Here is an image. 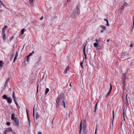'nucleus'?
Here are the masks:
<instances>
[{
  "mask_svg": "<svg viewBox=\"0 0 134 134\" xmlns=\"http://www.w3.org/2000/svg\"><path fill=\"white\" fill-rule=\"evenodd\" d=\"M15 115L14 113H13L12 114L11 119L12 120H13L16 118H17V117H15Z\"/></svg>",
  "mask_w": 134,
  "mask_h": 134,
  "instance_id": "nucleus-10",
  "label": "nucleus"
},
{
  "mask_svg": "<svg viewBox=\"0 0 134 134\" xmlns=\"http://www.w3.org/2000/svg\"><path fill=\"white\" fill-rule=\"evenodd\" d=\"M33 0H30L29 2L30 4H33Z\"/></svg>",
  "mask_w": 134,
  "mask_h": 134,
  "instance_id": "nucleus-32",
  "label": "nucleus"
},
{
  "mask_svg": "<svg viewBox=\"0 0 134 134\" xmlns=\"http://www.w3.org/2000/svg\"><path fill=\"white\" fill-rule=\"evenodd\" d=\"M29 57H28V56H27V61L28 62L29 60Z\"/></svg>",
  "mask_w": 134,
  "mask_h": 134,
  "instance_id": "nucleus-40",
  "label": "nucleus"
},
{
  "mask_svg": "<svg viewBox=\"0 0 134 134\" xmlns=\"http://www.w3.org/2000/svg\"><path fill=\"white\" fill-rule=\"evenodd\" d=\"M8 28V26L7 25H5L4 27L3 28L2 30V33H5V30H6Z\"/></svg>",
  "mask_w": 134,
  "mask_h": 134,
  "instance_id": "nucleus-9",
  "label": "nucleus"
},
{
  "mask_svg": "<svg viewBox=\"0 0 134 134\" xmlns=\"http://www.w3.org/2000/svg\"><path fill=\"white\" fill-rule=\"evenodd\" d=\"M86 44L85 45V46L84 47L83 49V53H86L85 52V47H86Z\"/></svg>",
  "mask_w": 134,
  "mask_h": 134,
  "instance_id": "nucleus-34",
  "label": "nucleus"
},
{
  "mask_svg": "<svg viewBox=\"0 0 134 134\" xmlns=\"http://www.w3.org/2000/svg\"><path fill=\"white\" fill-rule=\"evenodd\" d=\"M2 35L3 36L2 37L3 39V40H4V41H5L6 39V37H5V33H2Z\"/></svg>",
  "mask_w": 134,
  "mask_h": 134,
  "instance_id": "nucleus-8",
  "label": "nucleus"
},
{
  "mask_svg": "<svg viewBox=\"0 0 134 134\" xmlns=\"http://www.w3.org/2000/svg\"><path fill=\"white\" fill-rule=\"evenodd\" d=\"M9 79H8L7 80V81H9Z\"/></svg>",
  "mask_w": 134,
  "mask_h": 134,
  "instance_id": "nucleus-64",
  "label": "nucleus"
},
{
  "mask_svg": "<svg viewBox=\"0 0 134 134\" xmlns=\"http://www.w3.org/2000/svg\"><path fill=\"white\" fill-rule=\"evenodd\" d=\"M101 27H102L104 30H105L106 29V27L104 26L101 25L100 26Z\"/></svg>",
  "mask_w": 134,
  "mask_h": 134,
  "instance_id": "nucleus-29",
  "label": "nucleus"
},
{
  "mask_svg": "<svg viewBox=\"0 0 134 134\" xmlns=\"http://www.w3.org/2000/svg\"><path fill=\"white\" fill-rule=\"evenodd\" d=\"M34 53V51H33L32 53L28 55V57H30V56L32 55Z\"/></svg>",
  "mask_w": 134,
  "mask_h": 134,
  "instance_id": "nucleus-30",
  "label": "nucleus"
},
{
  "mask_svg": "<svg viewBox=\"0 0 134 134\" xmlns=\"http://www.w3.org/2000/svg\"><path fill=\"white\" fill-rule=\"evenodd\" d=\"M35 116L36 117V120L39 119L40 116L38 114V112H36V113Z\"/></svg>",
  "mask_w": 134,
  "mask_h": 134,
  "instance_id": "nucleus-11",
  "label": "nucleus"
},
{
  "mask_svg": "<svg viewBox=\"0 0 134 134\" xmlns=\"http://www.w3.org/2000/svg\"><path fill=\"white\" fill-rule=\"evenodd\" d=\"M111 91L109 90V92H108V93L107 96L109 94H110Z\"/></svg>",
  "mask_w": 134,
  "mask_h": 134,
  "instance_id": "nucleus-44",
  "label": "nucleus"
},
{
  "mask_svg": "<svg viewBox=\"0 0 134 134\" xmlns=\"http://www.w3.org/2000/svg\"><path fill=\"white\" fill-rule=\"evenodd\" d=\"M54 118H53V121H52V123H53V121L54 120Z\"/></svg>",
  "mask_w": 134,
  "mask_h": 134,
  "instance_id": "nucleus-61",
  "label": "nucleus"
},
{
  "mask_svg": "<svg viewBox=\"0 0 134 134\" xmlns=\"http://www.w3.org/2000/svg\"><path fill=\"white\" fill-rule=\"evenodd\" d=\"M62 104L63 105L64 108L66 107L65 104V101H62Z\"/></svg>",
  "mask_w": 134,
  "mask_h": 134,
  "instance_id": "nucleus-24",
  "label": "nucleus"
},
{
  "mask_svg": "<svg viewBox=\"0 0 134 134\" xmlns=\"http://www.w3.org/2000/svg\"><path fill=\"white\" fill-rule=\"evenodd\" d=\"M103 31H104L103 30H101L100 31V32L101 33H102V32H103Z\"/></svg>",
  "mask_w": 134,
  "mask_h": 134,
  "instance_id": "nucleus-55",
  "label": "nucleus"
},
{
  "mask_svg": "<svg viewBox=\"0 0 134 134\" xmlns=\"http://www.w3.org/2000/svg\"><path fill=\"white\" fill-rule=\"evenodd\" d=\"M2 5L3 6H4V7H5V6H4V4H2Z\"/></svg>",
  "mask_w": 134,
  "mask_h": 134,
  "instance_id": "nucleus-62",
  "label": "nucleus"
},
{
  "mask_svg": "<svg viewBox=\"0 0 134 134\" xmlns=\"http://www.w3.org/2000/svg\"><path fill=\"white\" fill-rule=\"evenodd\" d=\"M25 31V30L24 29H22L21 31V33L22 35L24 34V32Z\"/></svg>",
  "mask_w": 134,
  "mask_h": 134,
  "instance_id": "nucleus-26",
  "label": "nucleus"
},
{
  "mask_svg": "<svg viewBox=\"0 0 134 134\" xmlns=\"http://www.w3.org/2000/svg\"><path fill=\"white\" fill-rule=\"evenodd\" d=\"M8 103L9 104H10L12 102V101H7Z\"/></svg>",
  "mask_w": 134,
  "mask_h": 134,
  "instance_id": "nucleus-47",
  "label": "nucleus"
},
{
  "mask_svg": "<svg viewBox=\"0 0 134 134\" xmlns=\"http://www.w3.org/2000/svg\"><path fill=\"white\" fill-rule=\"evenodd\" d=\"M97 130H97V127H96V130H95V134H97V133H98Z\"/></svg>",
  "mask_w": 134,
  "mask_h": 134,
  "instance_id": "nucleus-31",
  "label": "nucleus"
},
{
  "mask_svg": "<svg viewBox=\"0 0 134 134\" xmlns=\"http://www.w3.org/2000/svg\"><path fill=\"white\" fill-rule=\"evenodd\" d=\"M78 14V11L77 9L75 10L73 12V14L74 15H76Z\"/></svg>",
  "mask_w": 134,
  "mask_h": 134,
  "instance_id": "nucleus-13",
  "label": "nucleus"
},
{
  "mask_svg": "<svg viewBox=\"0 0 134 134\" xmlns=\"http://www.w3.org/2000/svg\"><path fill=\"white\" fill-rule=\"evenodd\" d=\"M125 55V54H122V56H123V55Z\"/></svg>",
  "mask_w": 134,
  "mask_h": 134,
  "instance_id": "nucleus-59",
  "label": "nucleus"
},
{
  "mask_svg": "<svg viewBox=\"0 0 134 134\" xmlns=\"http://www.w3.org/2000/svg\"><path fill=\"white\" fill-rule=\"evenodd\" d=\"M0 3H1L2 4V5L3 4L2 1Z\"/></svg>",
  "mask_w": 134,
  "mask_h": 134,
  "instance_id": "nucleus-57",
  "label": "nucleus"
},
{
  "mask_svg": "<svg viewBox=\"0 0 134 134\" xmlns=\"http://www.w3.org/2000/svg\"><path fill=\"white\" fill-rule=\"evenodd\" d=\"M12 131V130L11 127L7 128L4 131L3 134H7L8 133Z\"/></svg>",
  "mask_w": 134,
  "mask_h": 134,
  "instance_id": "nucleus-1",
  "label": "nucleus"
},
{
  "mask_svg": "<svg viewBox=\"0 0 134 134\" xmlns=\"http://www.w3.org/2000/svg\"><path fill=\"white\" fill-rule=\"evenodd\" d=\"M112 114H113V120L112 122V124H113V121L114 120V110H113L112 111Z\"/></svg>",
  "mask_w": 134,
  "mask_h": 134,
  "instance_id": "nucleus-23",
  "label": "nucleus"
},
{
  "mask_svg": "<svg viewBox=\"0 0 134 134\" xmlns=\"http://www.w3.org/2000/svg\"><path fill=\"white\" fill-rule=\"evenodd\" d=\"M104 20L107 21V23L106 24V25L107 26H109V25L108 23V20L107 19H105Z\"/></svg>",
  "mask_w": 134,
  "mask_h": 134,
  "instance_id": "nucleus-20",
  "label": "nucleus"
},
{
  "mask_svg": "<svg viewBox=\"0 0 134 134\" xmlns=\"http://www.w3.org/2000/svg\"><path fill=\"white\" fill-rule=\"evenodd\" d=\"M0 3H1L2 4V5L3 4L2 1Z\"/></svg>",
  "mask_w": 134,
  "mask_h": 134,
  "instance_id": "nucleus-58",
  "label": "nucleus"
},
{
  "mask_svg": "<svg viewBox=\"0 0 134 134\" xmlns=\"http://www.w3.org/2000/svg\"><path fill=\"white\" fill-rule=\"evenodd\" d=\"M14 38V37L13 36H12L10 39V40H12Z\"/></svg>",
  "mask_w": 134,
  "mask_h": 134,
  "instance_id": "nucleus-46",
  "label": "nucleus"
},
{
  "mask_svg": "<svg viewBox=\"0 0 134 134\" xmlns=\"http://www.w3.org/2000/svg\"><path fill=\"white\" fill-rule=\"evenodd\" d=\"M43 16H42L41 17V18H40V20H42V19H43Z\"/></svg>",
  "mask_w": 134,
  "mask_h": 134,
  "instance_id": "nucleus-48",
  "label": "nucleus"
},
{
  "mask_svg": "<svg viewBox=\"0 0 134 134\" xmlns=\"http://www.w3.org/2000/svg\"><path fill=\"white\" fill-rule=\"evenodd\" d=\"M83 54H84V55L85 56V58L86 59V53H83Z\"/></svg>",
  "mask_w": 134,
  "mask_h": 134,
  "instance_id": "nucleus-38",
  "label": "nucleus"
},
{
  "mask_svg": "<svg viewBox=\"0 0 134 134\" xmlns=\"http://www.w3.org/2000/svg\"><path fill=\"white\" fill-rule=\"evenodd\" d=\"M82 121H81V123H80V132H79V134H80V133H81V131L82 130Z\"/></svg>",
  "mask_w": 134,
  "mask_h": 134,
  "instance_id": "nucleus-15",
  "label": "nucleus"
},
{
  "mask_svg": "<svg viewBox=\"0 0 134 134\" xmlns=\"http://www.w3.org/2000/svg\"><path fill=\"white\" fill-rule=\"evenodd\" d=\"M126 79V75L125 74H123L122 81H125Z\"/></svg>",
  "mask_w": 134,
  "mask_h": 134,
  "instance_id": "nucleus-14",
  "label": "nucleus"
},
{
  "mask_svg": "<svg viewBox=\"0 0 134 134\" xmlns=\"http://www.w3.org/2000/svg\"><path fill=\"white\" fill-rule=\"evenodd\" d=\"M133 45L132 44H131L130 46V47H132Z\"/></svg>",
  "mask_w": 134,
  "mask_h": 134,
  "instance_id": "nucleus-50",
  "label": "nucleus"
},
{
  "mask_svg": "<svg viewBox=\"0 0 134 134\" xmlns=\"http://www.w3.org/2000/svg\"><path fill=\"white\" fill-rule=\"evenodd\" d=\"M70 86L71 87V83H70Z\"/></svg>",
  "mask_w": 134,
  "mask_h": 134,
  "instance_id": "nucleus-60",
  "label": "nucleus"
},
{
  "mask_svg": "<svg viewBox=\"0 0 134 134\" xmlns=\"http://www.w3.org/2000/svg\"><path fill=\"white\" fill-rule=\"evenodd\" d=\"M41 59V57H40L39 58V62L40 61Z\"/></svg>",
  "mask_w": 134,
  "mask_h": 134,
  "instance_id": "nucleus-51",
  "label": "nucleus"
},
{
  "mask_svg": "<svg viewBox=\"0 0 134 134\" xmlns=\"http://www.w3.org/2000/svg\"><path fill=\"white\" fill-rule=\"evenodd\" d=\"M127 94H126V100H127Z\"/></svg>",
  "mask_w": 134,
  "mask_h": 134,
  "instance_id": "nucleus-54",
  "label": "nucleus"
},
{
  "mask_svg": "<svg viewBox=\"0 0 134 134\" xmlns=\"http://www.w3.org/2000/svg\"><path fill=\"white\" fill-rule=\"evenodd\" d=\"M3 65V62L2 60L0 61V67H2Z\"/></svg>",
  "mask_w": 134,
  "mask_h": 134,
  "instance_id": "nucleus-22",
  "label": "nucleus"
},
{
  "mask_svg": "<svg viewBox=\"0 0 134 134\" xmlns=\"http://www.w3.org/2000/svg\"><path fill=\"white\" fill-rule=\"evenodd\" d=\"M11 131L12 132V133L13 134L15 133L14 132V131H13V130H12V131Z\"/></svg>",
  "mask_w": 134,
  "mask_h": 134,
  "instance_id": "nucleus-52",
  "label": "nucleus"
},
{
  "mask_svg": "<svg viewBox=\"0 0 134 134\" xmlns=\"http://www.w3.org/2000/svg\"><path fill=\"white\" fill-rule=\"evenodd\" d=\"M65 95L64 94H62L60 95L58 97V99L59 100H63L64 99Z\"/></svg>",
  "mask_w": 134,
  "mask_h": 134,
  "instance_id": "nucleus-2",
  "label": "nucleus"
},
{
  "mask_svg": "<svg viewBox=\"0 0 134 134\" xmlns=\"http://www.w3.org/2000/svg\"><path fill=\"white\" fill-rule=\"evenodd\" d=\"M83 129L84 134H86V133H87V131L86 126L85 125H83Z\"/></svg>",
  "mask_w": 134,
  "mask_h": 134,
  "instance_id": "nucleus-6",
  "label": "nucleus"
},
{
  "mask_svg": "<svg viewBox=\"0 0 134 134\" xmlns=\"http://www.w3.org/2000/svg\"><path fill=\"white\" fill-rule=\"evenodd\" d=\"M98 101H98L97 103L95 105V109H94V112H95L96 111V108H97V103H98Z\"/></svg>",
  "mask_w": 134,
  "mask_h": 134,
  "instance_id": "nucleus-28",
  "label": "nucleus"
},
{
  "mask_svg": "<svg viewBox=\"0 0 134 134\" xmlns=\"http://www.w3.org/2000/svg\"><path fill=\"white\" fill-rule=\"evenodd\" d=\"M13 97L14 100H16V99H15L16 97H15V96L14 92H13Z\"/></svg>",
  "mask_w": 134,
  "mask_h": 134,
  "instance_id": "nucleus-25",
  "label": "nucleus"
},
{
  "mask_svg": "<svg viewBox=\"0 0 134 134\" xmlns=\"http://www.w3.org/2000/svg\"><path fill=\"white\" fill-rule=\"evenodd\" d=\"M38 134H42V132L41 131L38 132Z\"/></svg>",
  "mask_w": 134,
  "mask_h": 134,
  "instance_id": "nucleus-49",
  "label": "nucleus"
},
{
  "mask_svg": "<svg viewBox=\"0 0 134 134\" xmlns=\"http://www.w3.org/2000/svg\"><path fill=\"white\" fill-rule=\"evenodd\" d=\"M56 101V103H57V107H58L59 106V102L60 101Z\"/></svg>",
  "mask_w": 134,
  "mask_h": 134,
  "instance_id": "nucleus-27",
  "label": "nucleus"
},
{
  "mask_svg": "<svg viewBox=\"0 0 134 134\" xmlns=\"http://www.w3.org/2000/svg\"><path fill=\"white\" fill-rule=\"evenodd\" d=\"M96 43H98V42H99V40H98L97 39H96Z\"/></svg>",
  "mask_w": 134,
  "mask_h": 134,
  "instance_id": "nucleus-43",
  "label": "nucleus"
},
{
  "mask_svg": "<svg viewBox=\"0 0 134 134\" xmlns=\"http://www.w3.org/2000/svg\"><path fill=\"white\" fill-rule=\"evenodd\" d=\"M14 102H15V103L16 106L18 108V110H19V108H20V107L18 105V103H17L16 101H14Z\"/></svg>",
  "mask_w": 134,
  "mask_h": 134,
  "instance_id": "nucleus-17",
  "label": "nucleus"
},
{
  "mask_svg": "<svg viewBox=\"0 0 134 134\" xmlns=\"http://www.w3.org/2000/svg\"><path fill=\"white\" fill-rule=\"evenodd\" d=\"M110 41V39H108L107 40V42H108L109 41Z\"/></svg>",
  "mask_w": 134,
  "mask_h": 134,
  "instance_id": "nucleus-53",
  "label": "nucleus"
},
{
  "mask_svg": "<svg viewBox=\"0 0 134 134\" xmlns=\"http://www.w3.org/2000/svg\"><path fill=\"white\" fill-rule=\"evenodd\" d=\"M7 125L8 126H10V122H7Z\"/></svg>",
  "mask_w": 134,
  "mask_h": 134,
  "instance_id": "nucleus-35",
  "label": "nucleus"
},
{
  "mask_svg": "<svg viewBox=\"0 0 134 134\" xmlns=\"http://www.w3.org/2000/svg\"><path fill=\"white\" fill-rule=\"evenodd\" d=\"M80 6L79 5H77V7H76V8H77V9H79V7H80Z\"/></svg>",
  "mask_w": 134,
  "mask_h": 134,
  "instance_id": "nucleus-39",
  "label": "nucleus"
},
{
  "mask_svg": "<svg viewBox=\"0 0 134 134\" xmlns=\"http://www.w3.org/2000/svg\"><path fill=\"white\" fill-rule=\"evenodd\" d=\"M110 89L109 90L111 91L112 88V85H111V84H110Z\"/></svg>",
  "mask_w": 134,
  "mask_h": 134,
  "instance_id": "nucleus-36",
  "label": "nucleus"
},
{
  "mask_svg": "<svg viewBox=\"0 0 134 134\" xmlns=\"http://www.w3.org/2000/svg\"><path fill=\"white\" fill-rule=\"evenodd\" d=\"M125 81H122V84H123V85L124 86L125 85Z\"/></svg>",
  "mask_w": 134,
  "mask_h": 134,
  "instance_id": "nucleus-37",
  "label": "nucleus"
},
{
  "mask_svg": "<svg viewBox=\"0 0 134 134\" xmlns=\"http://www.w3.org/2000/svg\"><path fill=\"white\" fill-rule=\"evenodd\" d=\"M49 89L48 88H47L46 89V90L45 91V94H47L48 92H49Z\"/></svg>",
  "mask_w": 134,
  "mask_h": 134,
  "instance_id": "nucleus-21",
  "label": "nucleus"
},
{
  "mask_svg": "<svg viewBox=\"0 0 134 134\" xmlns=\"http://www.w3.org/2000/svg\"><path fill=\"white\" fill-rule=\"evenodd\" d=\"M18 55V52H16V53L15 55L14 58L13 62H15L16 60L17 59Z\"/></svg>",
  "mask_w": 134,
  "mask_h": 134,
  "instance_id": "nucleus-12",
  "label": "nucleus"
},
{
  "mask_svg": "<svg viewBox=\"0 0 134 134\" xmlns=\"http://www.w3.org/2000/svg\"><path fill=\"white\" fill-rule=\"evenodd\" d=\"M0 12H3V10H0Z\"/></svg>",
  "mask_w": 134,
  "mask_h": 134,
  "instance_id": "nucleus-56",
  "label": "nucleus"
},
{
  "mask_svg": "<svg viewBox=\"0 0 134 134\" xmlns=\"http://www.w3.org/2000/svg\"><path fill=\"white\" fill-rule=\"evenodd\" d=\"M127 4V3H126V2H125L124 3V4L122 6L121 8V10H122V9H123V8L124 7V6L126 5Z\"/></svg>",
  "mask_w": 134,
  "mask_h": 134,
  "instance_id": "nucleus-18",
  "label": "nucleus"
},
{
  "mask_svg": "<svg viewBox=\"0 0 134 134\" xmlns=\"http://www.w3.org/2000/svg\"><path fill=\"white\" fill-rule=\"evenodd\" d=\"M26 112H27V118H28V119L29 121V124H30V118H29V116L28 115V112H27V109H26Z\"/></svg>",
  "mask_w": 134,
  "mask_h": 134,
  "instance_id": "nucleus-19",
  "label": "nucleus"
},
{
  "mask_svg": "<svg viewBox=\"0 0 134 134\" xmlns=\"http://www.w3.org/2000/svg\"><path fill=\"white\" fill-rule=\"evenodd\" d=\"M69 66H68L66 69L64 71V72L65 73H67V71H69Z\"/></svg>",
  "mask_w": 134,
  "mask_h": 134,
  "instance_id": "nucleus-16",
  "label": "nucleus"
},
{
  "mask_svg": "<svg viewBox=\"0 0 134 134\" xmlns=\"http://www.w3.org/2000/svg\"><path fill=\"white\" fill-rule=\"evenodd\" d=\"M3 98L7 100H12V99L10 97H7L6 95H4L3 96Z\"/></svg>",
  "mask_w": 134,
  "mask_h": 134,
  "instance_id": "nucleus-4",
  "label": "nucleus"
},
{
  "mask_svg": "<svg viewBox=\"0 0 134 134\" xmlns=\"http://www.w3.org/2000/svg\"><path fill=\"white\" fill-rule=\"evenodd\" d=\"M38 87H39V85H37V92H38Z\"/></svg>",
  "mask_w": 134,
  "mask_h": 134,
  "instance_id": "nucleus-42",
  "label": "nucleus"
},
{
  "mask_svg": "<svg viewBox=\"0 0 134 134\" xmlns=\"http://www.w3.org/2000/svg\"><path fill=\"white\" fill-rule=\"evenodd\" d=\"M83 63V61H82L80 63V65H81V67L82 68H83V66H82Z\"/></svg>",
  "mask_w": 134,
  "mask_h": 134,
  "instance_id": "nucleus-33",
  "label": "nucleus"
},
{
  "mask_svg": "<svg viewBox=\"0 0 134 134\" xmlns=\"http://www.w3.org/2000/svg\"><path fill=\"white\" fill-rule=\"evenodd\" d=\"M13 120L14 121L16 125L17 126H18L19 125V120L18 118H17Z\"/></svg>",
  "mask_w": 134,
  "mask_h": 134,
  "instance_id": "nucleus-5",
  "label": "nucleus"
},
{
  "mask_svg": "<svg viewBox=\"0 0 134 134\" xmlns=\"http://www.w3.org/2000/svg\"><path fill=\"white\" fill-rule=\"evenodd\" d=\"M133 26L134 25V17H133Z\"/></svg>",
  "mask_w": 134,
  "mask_h": 134,
  "instance_id": "nucleus-41",
  "label": "nucleus"
},
{
  "mask_svg": "<svg viewBox=\"0 0 134 134\" xmlns=\"http://www.w3.org/2000/svg\"><path fill=\"white\" fill-rule=\"evenodd\" d=\"M33 115L35 120V125L36 126H37L38 125V122L37 121H36L35 119V109L34 108L33 110Z\"/></svg>",
  "mask_w": 134,
  "mask_h": 134,
  "instance_id": "nucleus-3",
  "label": "nucleus"
},
{
  "mask_svg": "<svg viewBox=\"0 0 134 134\" xmlns=\"http://www.w3.org/2000/svg\"><path fill=\"white\" fill-rule=\"evenodd\" d=\"M98 43H94V46L95 47H96V48L97 49H100V48H98Z\"/></svg>",
  "mask_w": 134,
  "mask_h": 134,
  "instance_id": "nucleus-7",
  "label": "nucleus"
},
{
  "mask_svg": "<svg viewBox=\"0 0 134 134\" xmlns=\"http://www.w3.org/2000/svg\"><path fill=\"white\" fill-rule=\"evenodd\" d=\"M123 115H124V120H125V118H124V114H125V112L124 111H123Z\"/></svg>",
  "mask_w": 134,
  "mask_h": 134,
  "instance_id": "nucleus-45",
  "label": "nucleus"
},
{
  "mask_svg": "<svg viewBox=\"0 0 134 134\" xmlns=\"http://www.w3.org/2000/svg\"><path fill=\"white\" fill-rule=\"evenodd\" d=\"M7 84V81H6L5 84Z\"/></svg>",
  "mask_w": 134,
  "mask_h": 134,
  "instance_id": "nucleus-63",
  "label": "nucleus"
}]
</instances>
